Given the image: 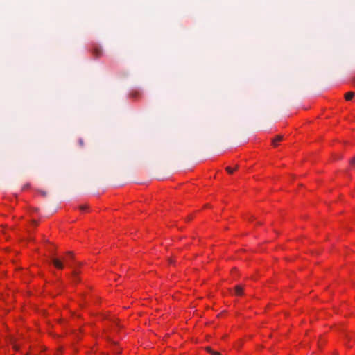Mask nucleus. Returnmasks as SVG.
<instances>
[{
	"label": "nucleus",
	"instance_id": "obj_1",
	"mask_svg": "<svg viewBox=\"0 0 355 355\" xmlns=\"http://www.w3.org/2000/svg\"><path fill=\"white\" fill-rule=\"evenodd\" d=\"M51 262L58 269L62 270L64 268V263L62 260L55 257H52Z\"/></svg>",
	"mask_w": 355,
	"mask_h": 355
},
{
	"label": "nucleus",
	"instance_id": "obj_2",
	"mask_svg": "<svg viewBox=\"0 0 355 355\" xmlns=\"http://www.w3.org/2000/svg\"><path fill=\"white\" fill-rule=\"evenodd\" d=\"M244 288L242 285H236L234 287V293L236 295H242L243 294Z\"/></svg>",
	"mask_w": 355,
	"mask_h": 355
},
{
	"label": "nucleus",
	"instance_id": "obj_3",
	"mask_svg": "<svg viewBox=\"0 0 355 355\" xmlns=\"http://www.w3.org/2000/svg\"><path fill=\"white\" fill-rule=\"evenodd\" d=\"M93 53L95 55L96 58H98L102 55V50L99 48H94L93 51Z\"/></svg>",
	"mask_w": 355,
	"mask_h": 355
},
{
	"label": "nucleus",
	"instance_id": "obj_4",
	"mask_svg": "<svg viewBox=\"0 0 355 355\" xmlns=\"http://www.w3.org/2000/svg\"><path fill=\"white\" fill-rule=\"evenodd\" d=\"M283 139V136L282 135H277L272 141V144L276 146L277 145V142L278 141H280Z\"/></svg>",
	"mask_w": 355,
	"mask_h": 355
},
{
	"label": "nucleus",
	"instance_id": "obj_5",
	"mask_svg": "<svg viewBox=\"0 0 355 355\" xmlns=\"http://www.w3.org/2000/svg\"><path fill=\"white\" fill-rule=\"evenodd\" d=\"M354 96V93L353 92H349L345 94V98L347 101H350Z\"/></svg>",
	"mask_w": 355,
	"mask_h": 355
},
{
	"label": "nucleus",
	"instance_id": "obj_6",
	"mask_svg": "<svg viewBox=\"0 0 355 355\" xmlns=\"http://www.w3.org/2000/svg\"><path fill=\"white\" fill-rule=\"evenodd\" d=\"M207 351L211 354L212 355H220V353L218 352L213 351L210 347L206 348Z\"/></svg>",
	"mask_w": 355,
	"mask_h": 355
},
{
	"label": "nucleus",
	"instance_id": "obj_7",
	"mask_svg": "<svg viewBox=\"0 0 355 355\" xmlns=\"http://www.w3.org/2000/svg\"><path fill=\"white\" fill-rule=\"evenodd\" d=\"M73 281L76 282H79V278L78 277V272L74 271L73 272Z\"/></svg>",
	"mask_w": 355,
	"mask_h": 355
},
{
	"label": "nucleus",
	"instance_id": "obj_8",
	"mask_svg": "<svg viewBox=\"0 0 355 355\" xmlns=\"http://www.w3.org/2000/svg\"><path fill=\"white\" fill-rule=\"evenodd\" d=\"M349 164L351 166H352L355 168V157L352 158L349 161Z\"/></svg>",
	"mask_w": 355,
	"mask_h": 355
},
{
	"label": "nucleus",
	"instance_id": "obj_9",
	"mask_svg": "<svg viewBox=\"0 0 355 355\" xmlns=\"http://www.w3.org/2000/svg\"><path fill=\"white\" fill-rule=\"evenodd\" d=\"M226 171L229 173H232L233 171H234V169L231 168L230 167H227L226 168Z\"/></svg>",
	"mask_w": 355,
	"mask_h": 355
},
{
	"label": "nucleus",
	"instance_id": "obj_10",
	"mask_svg": "<svg viewBox=\"0 0 355 355\" xmlns=\"http://www.w3.org/2000/svg\"><path fill=\"white\" fill-rule=\"evenodd\" d=\"M78 143L80 146H83L84 144H83V140L82 139H79Z\"/></svg>",
	"mask_w": 355,
	"mask_h": 355
},
{
	"label": "nucleus",
	"instance_id": "obj_11",
	"mask_svg": "<svg viewBox=\"0 0 355 355\" xmlns=\"http://www.w3.org/2000/svg\"><path fill=\"white\" fill-rule=\"evenodd\" d=\"M80 209L81 210H83H83H85V209H87V206H85V205H82V206H80Z\"/></svg>",
	"mask_w": 355,
	"mask_h": 355
},
{
	"label": "nucleus",
	"instance_id": "obj_12",
	"mask_svg": "<svg viewBox=\"0 0 355 355\" xmlns=\"http://www.w3.org/2000/svg\"><path fill=\"white\" fill-rule=\"evenodd\" d=\"M67 255H69L71 259L73 258V252H67Z\"/></svg>",
	"mask_w": 355,
	"mask_h": 355
},
{
	"label": "nucleus",
	"instance_id": "obj_13",
	"mask_svg": "<svg viewBox=\"0 0 355 355\" xmlns=\"http://www.w3.org/2000/svg\"><path fill=\"white\" fill-rule=\"evenodd\" d=\"M13 348L15 350H18L19 349V347L16 344H15V343H13Z\"/></svg>",
	"mask_w": 355,
	"mask_h": 355
},
{
	"label": "nucleus",
	"instance_id": "obj_14",
	"mask_svg": "<svg viewBox=\"0 0 355 355\" xmlns=\"http://www.w3.org/2000/svg\"><path fill=\"white\" fill-rule=\"evenodd\" d=\"M41 194L43 196H46V191H40Z\"/></svg>",
	"mask_w": 355,
	"mask_h": 355
},
{
	"label": "nucleus",
	"instance_id": "obj_15",
	"mask_svg": "<svg viewBox=\"0 0 355 355\" xmlns=\"http://www.w3.org/2000/svg\"><path fill=\"white\" fill-rule=\"evenodd\" d=\"M318 344L319 347H320L322 344V342L319 340Z\"/></svg>",
	"mask_w": 355,
	"mask_h": 355
},
{
	"label": "nucleus",
	"instance_id": "obj_16",
	"mask_svg": "<svg viewBox=\"0 0 355 355\" xmlns=\"http://www.w3.org/2000/svg\"><path fill=\"white\" fill-rule=\"evenodd\" d=\"M114 352H115L116 354H119V353H120V350H119V349H114Z\"/></svg>",
	"mask_w": 355,
	"mask_h": 355
}]
</instances>
